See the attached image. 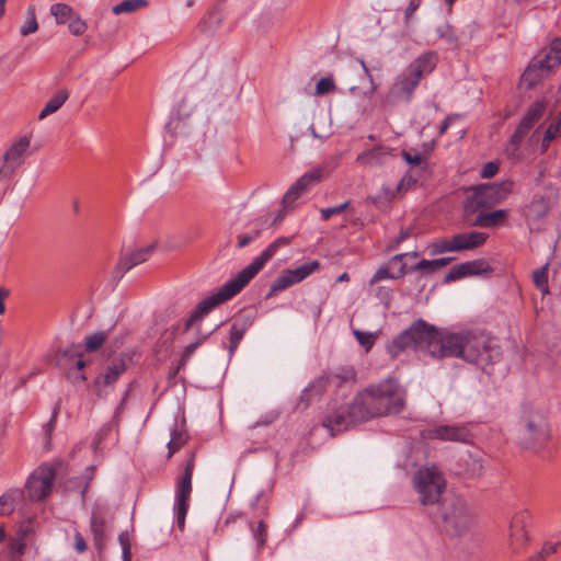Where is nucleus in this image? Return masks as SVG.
<instances>
[{"label":"nucleus","mask_w":561,"mask_h":561,"mask_svg":"<svg viewBox=\"0 0 561 561\" xmlns=\"http://www.w3.org/2000/svg\"><path fill=\"white\" fill-rule=\"evenodd\" d=\"M291 240V237L277 238L248 266L241 270L234 278L227 282L217 293L199 301L195 309L190 313L188 318L185 320L184 332H187L197 321L202 320L203 317L206 316L215 307L231 299L233 296L240 293L275 255L277 250L282 247L289 245Z\"/></svg>","instance_id":"nucleus-1"},{"label":"nucleus","mask_w":561,"mask_h":561,"mask_svg":"<svg viewBox=\"0 0 561 561\" xmlns=\"http://www.w3.org/2000/svg\"><path fill=\"white\" fill-rule=\"evenodd\" d=\"M446 357H458L472 363L491 374L490 368L502 357L496 339L483 332L466 331L447 333Z\"/></svg>","instance_id":"nucleus-2"},{"label":"nucleus","mask_w":561,"mask_h":561,"mask_svg":"<svg viewBox=\"0 0 561 561\" xmlns=\"http://www.w3.org/2000/svg\"><path fill=\"white\" fill-rule=\"evenodd\" d=\"M359 417L366 420L400 413L405 405V390L394 379H386L357 393Z\"/></svg>","instance_id":"nucleus-3"},{"label":"nucleus","mask_w":561,"mask_h":561,"mask_svg":"<svg viewBox=\"0 0 561 561\" xmlns=\"http://www.w3.org/2000/svg\"><path fill=\"white\" fill-rule=\"evenodd\" d=\"M447 333H440L436 327L419 319L407 330L396 336L388 345L392 358L398 357L408 348L426 352L435 359L445 358Z\"/></svg>","instance_id":"nucleus-4"},{"label":"nucleus","mask_w":561,"mask_h":561,"mask_svg":"<svg viewBox=\"0 0 561 561\" xmlns=\"http://www.w3.org/2000/svg\"><path fill=\"white\" fill-rule=\"evenodd\" d=\"M440 531L449 537H459L467 533L473 523V515L466 501L459 496H449L439 508L430 514Z\"/></svg>","instance_id":"nucleus-5"},{"label":"nucleus","mask_w":561,"mask_h":561,"mask_svg":"<svg viewBox=\"0 0 561 561\" xmlns=\"http://www.w3.org/2000/svg\"><path fill=\"white\" fill-rule=\"evenodd\" d=\"M437 56L427 51L413 60L405 70L400 73L389 91V98L396 101L409 102L414 90L424 76L430 75L436 67Z\"/></svg>","instance_id":"nucleus-6"},{"label":"nucleus","mask_w":561,"mask_h":561,"mask_svg":"<svg viewBox=\"0 0 561 561\" xmlns=\"http://www.w3.org/2000/svg\"><path fill=\"white\" fill-rule=\"evenodd\" d=\"M413 489L417 494V500L426 512L439 508L443 501L448 497L444 496L446 491V480L443 472L436 467H424L419 469L412 479Z\"/></svg>","instance_id":"nucleus-7"},{"label":"nucleus","mask_w":561,"mask_h":561,"mask_svg":"<svg viewBox=\"0 0 561 561\" xmlns=\"http://www.w3.org/2000/svg\"><path fill=\"white\" fill-rule=\"evenodd\" d=\"M518 439L523 448L535 453L541 451L550 440L546 414L538 410H525Z\"/></svg>","instance_id":"nucleus-8"},{"label":"nucleus","mask_w":561,"mask_h":561,"mask_svg":"<svg viewBox=\"0 0 561 561\" xmlns=\"http://www.w3.org/2000/svg\"><path fill=\"white\" fill-rule=\"evenodd\" d=\"M196 462V451L192 450L187 454L184 461L183 473L176 481V503L175 514L180 529L184 528L185 517L188 510V501L192 493V477Z\"/></svg>","instance_id":"nucleus-9"},{"label":"nucleus","mask_w":561,"mask_h":561,"mask_svg":"<svg viewBox=\"0 0 561 561\" xmlns=\"http://www.w3.org/2000/svg\"><path fill=\"white\" fill-rule=\"evenodd\" d=\"M546 108L547 104L543 100L536 101L528 107L527 112L525 113L524 117L522 118L520 123L518 124L517 128L506 145L505 152L508 157H517L524 138L528 135L535 124L538 123L539 119L543 116Z\"/></svg>","instance_id":"nucleus-10"},{"label":"nucleus","mask_w":561,"mask_h":561,"mask_svg":"<svg viewBox=\"0 0 561 561\" xmlns=\"http://www.w3.org/2000/svg\"><path fill=\"white\" fill-rule=\"evenodd\" d=\"M362 407L357 404V397L348 405H342L331 412L323 421V426L331 431L332 435L347 430L352 424L367 421L359 417Z\"/></svg>","instance_id":"nucleus-11"},{"label":"nucleus","mask_w":561,"mask_h":561,"mask_svg":"<svg viewBox=\"0 0 561 561\" xmlns=\"http://www.w3.org/2000/svg\"><path fill=\"white\" fill-rule=\"evenodd\" d=\"M56 479V469L48 465L39 466L28 478L26 491L32 501L46 499L53 489Z\"/></svg>","instance_id":"nucleus-12"},{"label":"nucleus","mask_w":561,"mask_h":561,"mask_svg":"<svg viewBox=\"0 0 561 561\" xmlns=\"http://www.w3.org/2000/svg\"><path fill=\"white\" fill-rule=\"evenodd\" d=\"M561 62V38H556L543 58L536 59L523 73L522 80L528 88H533L539 80L538 70H550Z\"/></svg>","instance_id":"nucleus-13"},{"label":"nucleus","mask_w":561,"mask_h":561,"mask_svg":"<svg viewBox=\"0 0 561 561\" xmlns=\"http://www.w3.org/2000/svg\"><path fill=\"white\" fill-rule=\"evenodd\" d=\"M30 145L31 139L27 136H23L4 152L0 165V182L14 176L15 171L23 164V156L30 148Z\"/></svg>","instance_id":"nucleus-14"},{"label":"nucleus","mask_w":561,"mask_h":561,"mask_svg":"<svg viewBox=\"0 0 561 561\" xmlns=\"http://www.w3.org/2000/svg\"><path fill=\"white\" fill-rule=\"evenodd\" d=\"M329 175V171L324 167H317L299 178L286 192L283 197L284 208L290 207L305 192L320 183Z\"/></svg>","instance_id":"nucleus-15"},{"label":"nucleus","mask_w":561,"mask_h":561,"mask_svg":"<svg viewBox=\"0 0 561 561\" xmlns=\"http://www.w3.org/2000/svg\"><path fill=\"white\" fill-rule=\"evenodd\" d=\"M320 268L319 261H312L307 264H302L297 268L284 271L271 285L268 296L275 293L285 290L290 286L298 284L310 276L312 273Z\"/></svg>","instance_id":"nucleus-16"},{"label":"nucleus","mask_w":561,"mask_h":561,"mask_svg":"<svg viewBox=\"0 0 561 561\" xmlns=\"http://www.w3.org/2000/svg\"><path fill=\"white\" fill-rule=\"evenodd\" d=\"M355 371L353 369H347L343 374H335L327 377H321L317 379L310 387H308L301 399L305 397L317 396L320 397L328 387H340L344 383H354L355 382Z\"/></svg>","instance_id":"nucleus-17"},{"label":"nucleus","mask_w":561,"mask_h":561,"mask_svg":"<svg viewBox=\"0 0 561 561\" xmlns=\"http://www.w3.org/2000/svg\"><path fill=\"white\" fill-rule=\"evenodd\" d=\"M471 433L465 425H438L427 431L426 438L444 442L469 443Z\"/></svg>","instance_id":"nucleus-18"},{"label":"nucleus","mask_w":561,"mask_h":561,"mask_svg":"<svg viewBox=\"0 0 561 561\" xmlns=\"http://www.w3.org/2000/svg\"><path fill=\"white\" fill-rule=\"evenodd\" d=\"M486 209H490V207L483 194L478 186L473 187L471 190V194H469L463 202L462 218L465 224L468 227H473V221L476 218L483 214Z\"/></svg>","instance_id":"nucleus-19"},{"label":"nucleus","mask_w":561,"mask_h":561,"mask_svg":"<svg viewBox=\"0 0 561 561\" xmlns=\"http://www.w3.org/2000/svg\"><path fill=\"white\" fill-rule=\"evenodd\" d=\"M492 267L484 259L463 262L450 268L445 277L446 282H454L467 276L488 274Z\"/></svg>","instance_id":"nucleus-20"},{"label":"nucleus","mask_w":561,"mask_h":561,"mask_svg":"<svg viewBox=\"0 0 561 561\" xmlns=\"http://www.w3.org/2000/svg\"><path fill=\"white\" fill-rule=\"evenodd\" d=\"M552 201L550 196L535 194L531 201L523 207L522 214L527 225H533L547 217L551 207Z\"/></svg>","instance_id":"nucleus-21"},{"label":"nucleus","mask_w":561,"mask_h":561,"mask_svg":"<svg viewBox=\"0 0 561 561\" xmlns=\"http://www.w3.org/2000/svg\"><path fill=\"white\" fill-rule=\"evenodd\" d=\"M528 517L527 512H519L513 516L510 525V547L514 552L519 551L528 541V535L526 531V518Z\"/></svg>","instance_id":"nucleus-22"},{"label":"nucleus","mask_w":561,"mask_h":561,"mask_svg":"<svg viewBox=\"0 0 561 561\" xmlns=\"http://www.w3.org/2000/svg\"><path fill=\"white\" fill-rule=\"evenodd\" d=\"M490 208L505 201L513 192L514 183L510 180L500 183L482 184L478 186Z\"/></svg>","instance_id":"nucleus-23"},{"label":"nucleus","mask_w":561,"mask_h":561,"mask_svg":"<svg viewBox=\"0 0 561 561\" xmlns=\"http://www.w3.org/2000/svg\"><path fill=\"white\" fill-rule=\"evenodd\" d=\"M453 237L455 252L470 251L485 244L489 239L486 232L471 230L456 233Z\"/></svg>","instance_id":"nucleus-24"},{"label":"nucleus","mask_w":561,"mask_h":561,"mask_svg":"<svg viewBox=\"0 0 561 561\" xmlns=\"http://www.w3.org/2000/svg\"><path fill=\"white\" fill-rule=\"evenodd\" d=\"M154 249L153 244L142 247L140 249L134 250L130 253L122 256L117 263L116 270L119 274H124L134 266H137L144 262H146L151 255Z\"/></svg>","instance_id":"nucleus-25"},{"label":"nucleus","mask_w":561,"mask_h":561,"mask_svg":"<svg viewBox=\"0 0 561 561\" xmlns=\"http://www.w3.org/2000/svg\"><path fill=\"white\" fill-rule=\"evenodd\" d=\"M508 218L507 209H496L493 211H484L473 221L478 228H497L504 226Z\"/></svg>","instance_id":"nucleus-26"},{"label":"nucleus","mask_w":561,"mask_h":561,"mask_svg":"<svg viewBox=\"0 0 561 561\" xmlns=\"http://www.w3.org/2000/svg\"><path fill=\"white\" fill-rule=\"evenodd\" d=\"M126 371V364L124 359H114L107 366L106 370L95 379V385H103L105 387L114 385L121 375Z\"/></svg>","instance_id":"nucleus-27"},{"label":"nucleus","mask_w":561,"mask_h":561,"mask_svg":"<svg viewBox=\"0 0 561 561\" xmlns=\"http://www.w3.org/2000/svg\"><path fill=\"white\" fill-rule=\"evenodd\" d=\"M389 154L388 149L385 147H375L357 156L356 162L363 165H379L385 162L386 157Z\"/></svg>","instance_id":"nucleus-28"},{"label":"nucleus","mask_w":561,"mask_h":561,"mask_svg":"<svg viewBox=\"0 0 561 561\" xmlns=\"http://www.w3.org/2000/svg\"><path fill=\"white\" fill-rule=\"evenodd\" d=\"M69 92L66 89L59 90L53 98L48 100L44 108L41 111L38 118L44 119L50 114L56 113L68 100Z\"/></svg>","instance_id":"nucleus-29"},{"label":"nucleus","mask_w":561,"mask_h":561,"mask_svg":"<svg viewBox=\"0 0 561 561\" xmlns=\"http://www.w3.org/2000/svg\"><path fill=\"white\" fill-rule=\"evenodd\" d=\"M91 533L93 535L94 545L98 550H101L105 540V519L96 514H93L90 523Z\"/></svg>","instance_id":"nucleus-30"},{"label":"nucleus","mask_w":561,"mask_h":561,"mask_svg":"<svg viewBox=\"0 0 561 561\" xmlns=\"http://www.w3.org/2000/svg\"><path fill=\"white\" fill-rule=\"evenodd\" d=\"M248 329V324L245 321L236 320L230 328L229 335V354L232 355L237 350L239 343L243 339V335Z\"/></svg>","instance_id":"nucleus-31"},{"label":"nucleus","mask_w":561,"mask_h":561,"mask_svg":"<svg viewBox=\"0 0 561 561\" xmlns=\"http://www.w3.org/2000/svg\"><path fill=\"white\" fill-rule=\"evenodd\" d=\"M50 13L55 16L57 24H65L71 21L77 13L67 3H55L50 7Z\"/></svg>","instance_id":"nucleus-32"},{"label":"nucleus","mask_w":561,"mask_h":561,"mask_svg":"<svg viewBox=\"0 0 561 561\" xmlns=\"http://www.w3.org/2000/svg\"><path fill=\"white\" fill-rule=\"evenodd\" d=\"M548 267H549V265L545 264L540 268L535 270L533 272V282L543 296L549 293Z\"/></svg>","instance_id":"nucleus-33"},{"label":"nucleus","mask_w":561,"mask_h":561,"mask_svg":"<svg viewBox=\"0 0 561 561\" xmlns=\"http://www.w3.org/2000/svg\"><path fill=\"white\" fill-rule=\"evenodd\" d=\"M148 4L147 0H124L113 7L114 14L130 13L137 11Z\"/></svg>","instance_id":"nucleus-34"},{"label":"nucleus","mask_w":561,"mask_h":561,"mask_svg":"<svg viewBox=\"0 0 561 561\" xmlns=\"http://www.w3.org/2000/svg\"><path fill=\"white\" fill-rule=\"evenodd\" d=\"M224 19L222 13L219 10L210 11L202 21L201 27L205 32H213L221 24Z\"/></svg>","instance_id":"nucleus-35"},{"label":"nucleus","mask_w":561,"mask_h":561,"mask_svg":"<svg viewBox=\"0 0 561 561\" xmlns=\"http://www.w3.org/2000/svg\"><path fill=\"white\" fill-rule=\"evenodd\" d=\"M35 11L36 10H35L34 5H30L27 8V12H26L27 19H26L25 23L21 26V30H20V33L22 36L31 35L38 30V23L36 20Z\"/></svg>","instance_id":"nucleus-36"},{"label":"nucleus","mask_w":561,"mask_h":561,"mask_svg":"<svg viewBox=\"0 0 561 561\" xmlns=\"http://www.w3.org/2000/svg\"><path fill=\"white\" fill-rule=\"evenodd\" d=\"M451 259L443 257L437 260H421L416 265V271H426L428 273L436 272L447 265Z\"/></svg>","instance_id":"nucleus-37"},{"label":"nucleus","mask_w":561,"mask_h":561,"mask_svg":"<svg viewBox=\"0 0 561 561\" xmlns=\"http://www.w3.org/2000/svg\"><path fill=\"white\" fill-rule=\"evenodd\" d=\"M187 443V436L181 432L174 431L171 434V439L168 443V459H170L176 451L183 448Z\"/></svg>","instance_id":"nucleus-38"},{"label":"nucleus","mask_w":561,"mask_h":561,"mask_svg":"<svg viewBox=\"0 0 561 561\" xmlns=\"http://www.w3.org/2000/svg\"><path fill=\"white\" fill-rule=\"evenodd\" d=\"M560 127H561V113H560V116L558 118H556V121L552 122L545 131V135L542 138V144H541L542 152L549 148L550 142L558 136Z\"/></svg>","instance_id":"nucleus-39"},{"label":"nucleus","mask_w":561,"mask_h":561,"mask_svg":"<svg viewBox=\"0 0 561 561\" xmlns=\"http://www.w3.org/2000/svg\"><path fill=\"white\" fill-rule=\"evenodd\" d=\"M107 339V333L103 331L95 332L85 339V350L88 352L98 351Z\"/></svg>","instance_id":"nucleus-40"},{"label":"nucleus","mask_w":561,"mask_h":561,"mask_svg":"<svg viewBox=\"0 0 561 561\" xmlns=\"http://www.w3.org/2000/svg\"><path fill=\"white\" fill-rule=\"evenodd\" d=\"M405 274V265L401 264L400 270L397 275H392L389 272L388 267H380L377 270V272L374 274V276L370 279V285H374L382 279L387 278H400Z\"/></svg>","instance_id":"nucleus-41"},{"label":"nucleus","mask_w":561,"mask_h":561,"mask_svg":"<svg viewBox=\"0 0 561 561\" xmlns=\"http://www.w3.org/2000/svg\"><path fill=\"white\" fill-rule=\"evenodd\" d=\"M431 248L434 254L455 252L453 237L437 240L431 244Z\"/></svg>","instance_id":"nucleus-42"},{"label":"nucleus","mask_w":561,"mask_h":561,"mask_svg":"<svg viewBox=\"0 0 561 561\" xmlns=\"http://www.w3.org/2000/svg\"><path fill=\"white\" fill-rule=\"evenodd\" d=\"M252 531L253 537L256 540L257 549L260 550L265 546L267 540V525L263 520H260Z\"/></svg>","instance_id":"nucleus-43"},{"label":"nucleus","mask_w":561,"mask_h":561,"mask_svg":"<svg viewBox=\"0 0 561 561\" xmlns=\"http://www.w3.org/2000/svg\"><path fill=\"white\" fill-rule=\"evenodd\" d=\"M68 30L72 35L81 36L88 30V24L78 14H76V16L69 21Z\"/></svg>","instance_id":"nucleus-44"},{"label":"nucleus","mask_w":561,"mask_h":561,"mask_svg":"<svg viewBox=\"0 0 561 561\" xmlns=\"http://www.w3.org/2000/svg\"><path fill=\"white\" fill-rule=\"evenodd\" d=\"M15 508L14 497L11 493L0 496V516L10 515Z\"/></svg>","instance_id":"nucleus-45"},{"label":"nucleus","mask_w":561,"mask_h":561,"mask_svg":"<svg viewBox=\"0 0 561 561\" xmlns=\"http://www.w3.org/2000/svg\"><path fill=\"white\" fill-rule=\"evenodd\" d=\"M336 89V85L332 78H321L316 85V94L324 95L327 93L333 92Z\"/></svg>","instance_id":"nucleus-46"},{"label":"nucleus","mask_w":561,"mask_h":561,"mask_svg":"<svg viewBox=\"0 0 561 561\" xmlns=\"http://www.w3.org/2000/svg\"><path fill=\"white\" fill-rule=\"evenodd\" d=\"M350 205H351V202L347 201L339 206L322 208L321 217L323 220H329L332 216L342 214L344 210H346L350 207Z\"/></svg>","instance_id":"nucleus-47"},{"label":"nucleus","mask_w":561,"mask_h":561,"mask_svg":"<svg viewBox=\"0 0 561 561\" xmlns=\"http://www.w3.org/2000/svg\"><path fill=\"white\" fill-rule=\"evenodd\" d=\"M355 337L357 342L365 347L366 351H369L374 343H375V336L371 333L363 332V331H355L354 332Z\"/></svg>","instance_id":"nucleus-48"},{"label":"nucleus","mask_w":561,"mask_h":561,"mask_svg":"<svg viewBox=\"0 0 561 561\" xmlns=\"http://www.w3.org/2000/svg\"><path fill=\"white\" fill-rule=\"evenodd\" d=\"M559 547V543L557 542H546L541 550L539 551L538 556L533 558L531 561H542L547 557L557 552V549Z\"/></svg>","instance_id":"nucleus-49"},{"label":"nucleus","mask_w":561,"mask_h":561,"mask_svg":"<svg viewBox=\"0 0 561 561\" xmlns=\"http://www.w3.org/2000/svg\"><path fill=\"white\" fill-rule=\"evenodd\" d=\"M202 341H196L194 343L188 344L183 352L182 358L180 360L178 370L185 366L186 362L191 358V356L194 354L196 348L201 345Z\"/></svg>","instance_id":"nucleus-50"},{"label":"nucleus","mask_w":561,"mask_h":561,"mask_svg":"<svg viewBox=\"0 0 561 561\" xmlns=\"http://www.w3.org/2000/svg\"><path fill=\"white\" fill-rule=\"evenodd\" d=\"M499 172V164L495 162H488L484 164L481 171V176L484 179H490L494 176Z\"/></svg>","instance_id":"nucleus-51"},{"label":"nucleus","mask_w":561,"mask_h":561,"mask_svg":"<svg viewBox=\"0 0 561 561\" xmlns=\"http://www.w3.org/2000/svg\"><path fill=\"white\" fill-rule=\"evenodd\" d=\"M402 157H403V159H404L408 163L413 164V165H420V164H422V162H423V157H422V154H420V153H417V152H416V153H411V152H409V151L403 150V151H402Z\"/></svg>","instance_id":"nucleus-52"},{"label":"nucleus","mask_w":561,"mask_h":561,"mask_svg":"<svg viewBox=\"0 0 561 561\" xmlns=\"http://www.w3.org/2000/svg\"><path fill=\"white\" fill-rule=\"evenodd\" d=\"M73 540H75V549L78 553H83L87 551V549H88L87 542L80 533H78V531L75 533Z\"/></svg>","instance_id":"nucleus-53"},{"label":"nucleus","mask_w":561,"mask_h":561,"mask_svg":"<svg viewBox=\"0 0 561 561\" xmlns=\"http://www.w3.org/2000/svg\"><path fill=\"white\" fill-rule=\"evenodd\" d=\"M26 545L23 538H18L11 542L10 549L13 553L23 554L25 551Z\"/></svg>","instance_id":"nucleus-54"},{"label":"nucleus","mask_w":561,"mask_h":561,"mask_svg":"<svg viewBox=\"0 0 561 561\" xmlns=\"http://www.w3.org/2000/svg\"><path fill=\"white\" fill-rule=\"evenodd\" d=\"M257 236H259L257 231H255L254 234H240V236H238V248L247 247Z\"/></svg>","instance_id":"nucleus-55"},{"label":"nucleus","mask_w":561,"mask_h":561,"mask_svg":"<svg viewBox=\"0 0 561 561\" xmlns=\"http://www.w3.org/2000/svg\"><path fill=\"white\" fill-rule=\"evenodd\" d=\"M420 1L419 0H411L405 9L404 16L408 21L411 19V16L414 14V12L419 9Z\"/></svg>","instance_id":"nucleus-56"},{"label":"nucleus","mask_w":561,"mask_h":561,"mask_svg":"<svg viewBox=\"0 0 561 561\" xmlns=\"http://www.w3.org/2000/svg\"><path fill=\"white\" fill-rule=\"evenodd\" d=\"M9 296V290L0 287V314L5 312L4 299Z\"/></svg>","instance_id":"nucleus-57"},{"label":"nucleus","mask_w":561,"mask_h":561,"mask_svg":"<svg viewBox=\"0 0 561 561\" xmlns=\"http://www.w3.org/2000/svg\"><path fill=\"white\" fill-rule=\"evenodd\" d=\"M409 236H410V232H409L408 230H405V231H403V230H402V231L400 232L399 237H398V238H396V239L393 240V242L396 243V245H398V244H400L402 241H404L405 239H408V238H409Z\"/></svg>","instance_id":"nucleus-58"},{"label":"nucleus","mask_w":561,"mask_h":561,"mask_svg":"<svg viewBox=\"0 0 561 561\" xmlns=\"http://www.w3.org/2000/svg\"><path fill=\"white\" fill-rule=\"evenodd\" d=\"M449 124H450V116H447V117L443 121V123H442V125H440V127H439V134H440V135H443V134H445V133L447 131V129H448V127H449Z\"/></svg>","instance_id":"nucleus-59"},{"label":"nucleus","mask_w":561,"mask_h":561,"mask_svg":"<svg viewBox=\"0 0 561 561\" xmlns=\"http://www.w3.org/2000/svg\"><path fill=\"white\" fill-rule=\"evenodd\" d=\"M124 561H130V547L129 543H123Z\"/></svg>","instance_id":"nucleus-60"},{"label":"nucleus","mask_w":561,"mask_h":561,"mask_svg":"<svg viewBox=\"0 0 561 561\" xmlns=\"http://www.w3.org/2000/svg\"><path fill=\"white\" fill-rule=\"evenodd\" d=\"M408 255H409V253L397 254V255H394V256L392 257V260H391V261H392V262H397V261H400V262H401V261H402V259H403V257H405V256H408ZM410 255H411L412 257H416V256H417V253H416V252H412V253H410Z\"/></svg>","instance_id":"nucleus-61"},{"label":"nucleus","mask_w":561,"mask_h":561,"mask_svg":"<svg viewBox=\"0 0 561 561\" xmlns=\"http://www.w3.org/2000/svg\"><path fill=\"white\" fill-rule=\"evenodd\" d=\"M285 217V210H279L273 221V225L280 222Z\"/></svg>","instance_id":"nucleus-62"},{"label":"nucleus","mask_w":561,"mask_h":561,"mask_svg":"<svg viewBox=\"0 0 561 561\" xmlns=\"http://www.w3.org/2000/svg\"><path fill=\"white\" fill-rule=\"evenodd\" d=\"M31 533V528L26 527L20 530V538H25Z\"/></svg>","instance_id":"nucleus-63"},{"label":"nucleus","mask_w":561,"mask_h":561,"mask_svg":"<svg viewBox=\"0 0 561 561\" xmlns=\"http://www.w3.org/2000/svg\"><path fill=\"white\" fill-rule=\"evenodd\" d=\"M85 362L83 359H78L77 363H76V367L78 370H81L82 368L85 367Z\"/></svg>","instance_id":"nucleus-64"}]
</instances>
